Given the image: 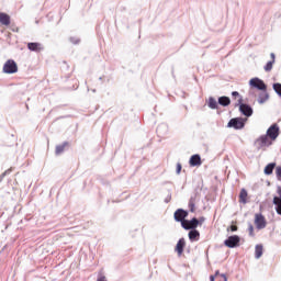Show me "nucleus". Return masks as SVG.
<instances>
[{
	"mask_svg": "<svg viewBox=\"0 0 281 281\" xmlns=\"http://www.w3.org/2000/svg\"><path fill=\"white\" fill-rule=\"evenodd\" d=\"M276 61L273 60H270L266 64L265 66V71H271V69H273V65H274Z\"/></svg>",
	"mask_w": 281,
	"mask_h": 281,
	"instance_id": "23",
	"label": "nucleus"
},
{
	"mask_svg": "<svg viewBox=\"0 0 281 281\" xmlns=\"http://www.w3.org/2000/svg\"><path fill=\"white\" fill-rule=\"evenodd\" d=\"M199 238H201V233H199V231L193 229L189 232V239L191 240V243H194V240H199Z\"/></svg>",
	"mask_w": 281,
	"mask_h": 281,
	"instance_id": "16",
	"label": "nucleus"
},
{
	"mask_svg": "<svg viewBox=\"0 0 281 281\" xmlns=\"http://www.w3.org/2000/svg\"><path fill=\"white\" fill-rule=\"evenodd\" d=\"M27 49H30V52H41L43 49V45L41 43H29Z\"/></svg>",
	"mask_w": 281,
	"mask_h": 281,
	"instance_id": "14",
	"label": "nucleus"
},
{
	"mask_svg": "<svg viewBox=\"0 0 281 281\" xmlns=\"http://www.w3.org/2000/svg\"><path fill=\"white\" fill-rule=\"evenodd\" d=\"M265 251V247L262 246V244H258L255 247V258L257 260H259V258H262V254Z\"/></svg>",
	"mask_w": 281,
	"mask_h": 281,
	"instance_id": "13",
	"label": "nucleus"
},
{
	"mask_svg": "<svg viewBox=\"0 0 281 281\" xmlns=\"http://www.w3.org/2000/svg\"><path fill=\"white\" fill-rule=\"evenodd\" d=\"M198 223H199V225H202L203 223H205V217H200L198 220Z\"/></svg>",
	"mask_w": 281,
	"mask_h": 281,
	"instance_id": "30",
	"label": "nucleus"
},
{
	"mask_svg": "<svg viewBox=\"0 0 281 281\" xmlns=\"http://www.w3.org/2000/svg\"><path fill=\"white\" fill-rule=\"evenodd\" d=\"M173 218L175 221H177V223H181V225H183V222H186L188 218V211L183 210V209H178L175 213H173Z\"/></svg>",
	"mask_w": 281,
	"mask_h": 281,
	"instance_id": "5",
	"label": "nucleus"
},
{
	"mask_svg": "<svg viewBox=\"0 0 281 281\" xmlns=\"http://www.w3.org/2000/svg\"><path fill=\"white\" fill-rule=\"evenodd\" d=\"M5 175H8V171H4V172L0 176V183H1V181H3V178L5 177Z\"/></svg>",
	"mask_w": 281,
	"mask_h": 281,
	"instance_id": "31",
	"label": "nucleus"
},
{
	"mask_svg": "<svg viewBox=\"0 0 281 281\" xmlns=\"http://www.w3.org/2000/svg\"><path fill=\"white\" fill-rule=\"evenodd\" d=\"M0 23L1 25H10V15L8 13L0 12Z\"/></svg>",
	"mask_w": 281,
	"mask_h": 281,
	"instance_id": "15",
	"label": "nucleus"
},
{
	"mask_svg": "<svg viewBox=\"0 0 281 281\" xmlns=\"http://www.w3.org/2000/svg\"><path fill=\"white\" fill-rule=\"evenodd\" d=\"M183 229H191L194 231L199 227V220H196V217H193L191 221L187 220L186 222H182V226Z\"/></svg>",
	"mask_w": 281,
	"mask_h": 281,
	"instance_id": "9",
	"label": "nucleus"
},
{
	"mask_svg": "<svg viewBox=\"0 0 281 281\" xmlns=\"http://www.w3.org/2000/svg\"><path fill=\"white\" fill-rule=\"evenodd\" d=\"M231 232H238V226L231 225Z\"/></svg>",
	"mask_w": 281,
	"mask_h": 281,
	"instance_id": "28",
	"label": "nucleus"
},
{
	"mask_svg": "<svg viewBox=\"0 0 281 281\" xmlns=\"http://www.w3.org/2000/svg\"><path fill=\"white\" fill-rule=\"evenodd\" d=\"M250 87H252L254 89H258L259 91H267V85L265 83V81H262V79L259 78H252L249 81Z\"/></svg>",
	"mask_w": 281,
	"mask_h": 281,
	"instance_id": "4",
	"label": "nucleus"
},
{
	"mask_svg": "<svg viewBox=\"0 0 281 281\" xmlns=\"http://www.w3.org/2000/svg\"><path fill=\"white\" fill-rule=\"evenodd\" d=\"M97 281H106V277L101 276V277H99V278L97 279Z\"/></svg>",
	"mask_w": 281,
	"mask_h": 281,
	"instance_id": "32",
	"label": "nucleus"
},
{
	"mask_svg": "<svg viewBox=\"0 0 281 281\" xmlns=\"http://www.w3.org/2000/svg\"><path fill=\"white\" fill-rule=\"evenodd\" d=\"M181 164H178L177 165V175H180L181 173Z\"/></svg>",
	"mask_w": 281,
	"mask_h": 281,
	"instance_id": "29",
	"label": "nucleus"
},
{
	"mask_svg": "<svg viewBox=\"0 0 281 281\" xmlns=\"http://www.w3.org/2000/svg\"><path fill=\"white\" fill-rule=\"evenodd\" d=\"M267 100H269V92H267V90H261L259 93V103L263 104V102H267Z\"/></svg>",
	"mask_w": 281,
	"mask_h": 281,
	"instance_id": "17",
	"label": "nucleus"
},
{
	"mask_svg": "<svg viewBox=\"0 0 281 281\" xmlns=\"http://www.w3.org/2000/svg\"><path fill=\"white\" fill-rule=\"evenodd\" d=\"M218 104H221V106H229V104H232V100H229V97H221L218 99Z\"/></svg>",
	"mask_w": 281,
	"mask_h": 281,
	"instance_id": "18",
	"label": "nucleus"
},
{
	"mask_svg": "<svg viewBox=\"0 0 281 281\" xmlns=\"http://www.w3.org/2000/svg\"><path fill=\"white\" fill-rule=\"evenodd\" d=\"M239 111L246 117H251V115H254V109H251V106H249L248 104H245V103H241L239 105Z\"/></svg>",
	"mask_w": 281,
	"mask_h": 281,
	"instance_id": "10",
	"label": "nucleus"
},
{
	"mask_svg": "<svg viewBox=\"0 0 281 281\" xmlns=\"http://www.w3.org/2000/svg\"><path fill=\"white\" fill-rule=\"evenodd\" d=\"M277 194L279 195H274L272 203L273 205H276V212L277 214H279V216H281V187L277 188Z\"/></svg>",
	"mask_w": 281,
	"mask_h": 281,
	"instance_id": "7",
	"label": "nucleus"
},
{
	"mask_svg": "<svg viewBox=\"0 0 281 281\" xmlns=\"http://www.w3.org/2000/svg\"><path fill=\"white\" fill-rule=\"evenodd\" d=\"M70 41L74 43V37H71Z\"/></svg>",
	"mask_w": 281,
	"mask_h": 281,
	"instance_id": "35",
	"label": "nucleus"
},
{
	"mask_svg": "<svg viewBox=\"0 0 281 281\" xmlns=\"http://www.w3.org/2000/svg\"><path fill=\"white\" fill-rule=\"evenodd\" d=\"M276 168V162H270L265 167V175H273V170Z\"/></svg>",
	"mask_w": 281,
	"mask_h": 281,
	"instance_id": "19",
	"label": "nucleus"
},
{
	"mask_svg": "<svg viewBox=\"0 0 281 281\" xmlns=\"http://www.w3.org/2000/svg\"><path fill=\"white\" fill-rule=\"evenodd\" d=\"M247 196H248L247 190L241 189L239 193V203H244V204L247 203Z\"/></svg>",
	"mask_w": 281,
	"mask_h": 281,
	"instance_id": "21",
	"label": "nucleus"
},
{
	"mask_svg": "<svg viewBox=\"0 0 281 281\" xmlns=\"http://www.w3.org/2000/svg\"><path fill=\"white\" fill-rule=\"evenodd\" d=\"M248 232H249V236H251L252 238L254 236H256V234L254 233V225H249Z\"/></svg>",
	"mask_w": 281,
	"mask_h": 281,
	"instance_id": "25",
	"label": "nucleus"
},
{
	"mask_svg": "<svg viewBox=\"0 0 281 281\" xmlns=\"http://www.w3.org/2000/svg\"><path fill=\"white\" fill-rule=\"evenodd\" d=\"M225 247H228L229 249H234V247H238L240 245V237L238 235L229 236L224 241Z\"/></svg>",
	"mask_w": 281,
	"mask_h": 281,
	"instance_id": "3",
	"label": "nucleus"
},
{
	"mask_svg": "<svg viewBox=\"0 0 281 281\" xmlns=\"http://www.w3.org/2000/svg\"><path fill=\"white\" fill-rule=\"evenodd\" d=\"M67 146H69V143H67V142H65V143L61 144V145H57V146H56V150H55L56 155H61V153H65V148H66Z\"/></svg>",
	"mask_w": 281,
	"mask_h": 281,
	"instance_id": "20",
	"label": "nucleus"
},
{
	"mask_svg": "<svg viewBox=\"0 0 281 281\" xmlns=\"http://www.w3.org/2000/svg\"><path fill=\"white\" fill-rule=\"evenodd\" d=\"M280 135V127L278 124H272L268 130L266 135H261L259 138L255 140V146L257 150H260L261 148H267L278 139Z\"/></svg>",
	"mask_w": 281,
	"mask_h": 281,
	"instance_id": "1",
	"label": "nucleus"
},
{
	"mask_svg": "<svg viewBox=\"0 0 281 281\" xmlns=\"http://www.w3.org/2000/svg\"><path fill=\"white\" fill-rule=\"evenodd\" d=\"M270 56L272 58L271 60H273V63H276V54L271 53Z\"/></svg>",
	"mask_w": 281,
	"mask_h": 281,
	"instance_id": "33",
	"label": "nucleus"
},
{
	"mask_svg": "<svg viewBox=\"0 0 281 281\" xmlns=\"http://www.w3.org/2000/svg\"><path fill=\"white\" fill-rule=\"evenodd\" d=\"M19 71V66L16 65V61L9 59L3 65V72L4 74H16Z\"/></svg>",
	"mask_w": 281,
	"mask_h": 281,
	"instance_id": "2",
	"label": "nucleus"
},
{
	"mask_svg": "<svg viewBox=\"0 0 281 281\" xmlns=\"http://www.w3.org/2000/svg\"><path fill=\"white\" fill-rule=\"evenodd\" d=\"M218 276H220V278H221V272H218V270L215 272V276H211L210 277V281H214V280H216V278H218Z\"/></svg>",
	"mask_w": 281,
	"mask_h": 281,
	"instance_id": "26",
	"label": "nucleus"
},
{
	"mask_svg": "<svg viewBox=\"0 0 281 281\" xmlns=\"http://www.w3.org/2000/svg\"><path fill=\"white\" fill-rule=\"evenodd\" d=\"M255 225L257 229H265V227H267V218H265V215L257 213L255 215Z\"/></svg>",
	"mask_w": 281,
	"mask_h": 281,
	"instance_id": "8",
	"label": "nucleus"
},
{
	"mask_svg": "<svg viewBox=\"0 0 281 281\" xmlns=\"http://www.w3.org/2000/svg\"><path fill=\"white\" fill-rule=\"evenodd\" d=\"M189 164L191 167H196V166H201V164H203V161H201V156L199 154H195V155L191 156Z\"/></svg>",
	"mask_w": 281,
	"mask_h": 281,
	"instance_id": "12",
	"label": "nucleus"
},
{
	"mask_svg": "<svg viewBox=\"0 0 281 281\" xmlns=\"http://www.w3.org/2000/svg\"><path fill=\"white\" fill-rule=\"evenodd\" d=\"M74 43H80V40L75 41Z\"/></svg>",
	"mask_w": 281,
	"mask_h": 281,
	"instance_id": "34",
	"label": "nucleus"
},
{
	"mask_svg": "<svg viewBox=\"0 0 281 281\" xmlns=\"http://www.w3.org/2000/svg\"><path fill=\"white\" fill-rule=\"evenodd\" d=\"M209 106H210V109H217L218 108V102H216V99L210 98L209 99Z\"/></svg>",
	"mask_w": 281,
	"mask_h": 281,
	"instance_id": "22",
	"label": "nucleus"
},
{
	"mask_svg": "<svg viewBox=\"0 0 281 281\" xmlns=\"http://www.w3.org/2000/svg\"><path fill=\"white\" fill-rule=\"evenodd\" d=\"M228 128H236V130L245 128V119H241V117L232 119L228 122Z\"/></svg>",
	"mask_w": 281,
	"mask_h": 281,
	"instance_id": "6",
	"label": "nucleus"
},
{
	"mask_svg": "<svg viewBox=\"0 0 281 281\" xmlns=\"http://www.w3.org/2000/svg\"><path fill=\"white\" fill-rule=\"evenodd\" d=\"M239 102H243V99H239Z\"/></svg>",
	"mask_w": 281,
	"mask_h": 281,
	"instance_id": "36",
	"label": "nucleus"
},
{
	"mask_svg": "<svg viewBox=\"0 0 281 281\" xmlns=\"http://www.w3.org/2000/svg\"><path fill=\"white\" fill-rule=\"evenodd\" d=\"M276 175H277V178L279 179V181H281V166H278L276 168Z\"/></svg>",
	"mask_w": 281,
	"mask_h": 281,
	"instance_id": "24",
	"label": "nucleus"
},
{
	"mask_svg": "<svg viewBox=\"0 0 281 281\" xmlns=\"http://www.w3.org/2000/svg\"><path fill=\"white\" fill-rule=\"evenodd\" d=\"M233 98H240V93L238 91L232 92Z\"/></svg>",
	"mask_w": 281,
	"mask_h": 281,
	"instance_id": "27",
	"label": "nucleus"
},
{
	"mask_svg": "<svg viewBox=\"0 0 281 281\" xmlns=\"http://www.w3.org/2000/svg\"><path fill=\"white\" fill-rule=\"evenodd\" d=\"M186 249V238H180L176 245L175 251L179 257L183 256V250Z\"/></svg>",
	"mask_w": 281,
	"mask_h": 281,
	"instance_id": "11",
	"label": "nucleus"
}]
</instances>
